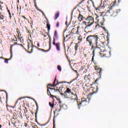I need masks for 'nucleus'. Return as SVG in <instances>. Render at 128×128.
<instances>
[{
  "mask_svg": "<svg viewBox=\"0 0 128 128\" xmlns=\"http://www.w3.org/2000/svg\"><path fill=\"white\" fill-rule=\"evenodd\" d=\"M118 4H120V2H122V0H118Z\"/></svg>",
  "mask_w": 128,
  "mask_h": 128,
  "instance_id": "49",
  "label": "nucleus"
},
{
  "mask_svg": "<svg viewBox=\"0 0 128 128\" xmlns=\"http://www.w3.org/2000/svg\"><path fill=\"white\" fill-rule=\"evenodd\" d=\"M82 24H84L86 26L85 27V28H90V24H89V23L88 22L84 21L82 22Z\"/></svg>",
  "mask_w": 128,
  "mask_h": 128,
  "instance_id": "15",
  "label": "nucleus"
},
{
  "mask_svg": "<svg viewBox=\"0 0 128 128\" xmlns=\"http://www.w3.org/2000/svg\"><path fill=\"white\" fill-rule=\"evenodd\" d=\"M75 30H76V28H73L72 30V34H76V32H74Z\"/></svg>",
  "mask_w": 128,
  "mask_h": 128,
  "instance_id": "26",
  "label": "nucleus"
},
{
  "mask_svg": "<svg viewBox=\"0 0 128 128\" xmlns=\"http://www.w3.org/2000/svg\"><path fill=\"white\" fill-rule=\"evenodd\" d=\"M58 16H60V12H58L55 14V15L54 16V20H58Z\"/></svg>",
  "mask_w": 128,
  "mask_h": 128,
  "instance_id": "20",
  "label": "nucleus"
},
{
  "mask_svg": "<svg viewBox=\"0 0 128 128\" xmlns=\"http://www.w3.org/2000/svg\"><path fill=\"white\" fill-rule=\"evenodd\" d=\"M78 44H76V46H74L75 50H78Z\"/></svg>",
  "mask_w": 128,
  "mask_h": 128,
  "instance_id": "30",
  "label": "nucleus"
},
{
  "mask_svg": "<svg viewBox=\"0 0 128 128\" xmlns=\"http://www.w3.org/2000/svg\"><path fill=\"white\" fill-rule=\"evenodd\" d=\"M108 18V16L107 15L104 16L102 14H100L96 16V22H100V24H101L102 26H104V23Z\"/></svg>",
  "mask_w": 128,
  "mask_h": 128,
  "instance_id": "4",
  "label": "nucleus"
},
{
  "mask_svg": "<svg viewBox=\"0 0 128 128\" xmlns=\"http://www.w3.org/2000/svg\"><path fill=\"white\" fill-rule=\"evenodd\" d=\"M38 108H36V112H35V118L36 119L38 118Z\"/></svg>",
  "mask_w": 128,
  "mask_h": 128,
  "instance_id": "25",
  "label": "nucleus"
},
{
  "mask_svg": "<svg viewBox=\"0 0 128 128\" xmlns=\"http://www.w3.org/2000/svg\"><path fill=\"white\" fill-rule=\"evenodd\" d=\"M52 44L54 46H55L56 50L58 52H60V42H58L56 43V41H54V40H53Z\"/></svg>",
  "mask_w": 128,
  "mask_h": 128,
  "instance_id": "10",
  "label": "nucleus"
},
{
  "mask_svg": "<svg viewBox=\"0 0 128 128\" xmlns=\"http://www.w3.org/2000/svg\"><path fill=\"white\" fill-rule=\"evenodd\" d=\"M1 4H4V2H1Z\"/></svg>",
  "mask_w": 128,
  "mask_h": 128,
  "instance_id": "61",
  "label": "nucleus"
},
{
  "mask_svg": "<svg viewBox=\"0 0 128 128\" xmlns=\"http://www.w3.org/2000/svg\"><path fill=\"white\" fill-rule=\"evenodd\" d=\"M75 72H76V73H78V71H76V70Z\"/></svg>",
  "mask_w": 128,
  "mask_h": 128,
  "instance_id": "59",
  "label": "nucleus"
},
{
  "mask_svg": "<svg viewBox=\"0 0 128 128\" xmlns=\"http://www.w3.org/2000/svg\"><path fill=\"white\" fill-rule=\"evenodd\" d=\"M0 102H2V98H0Z\"/></svg>",
  "mask_w": 128,
  "mask_h": 128,
  "instance_id": "51",
  "label": "nucleus"
},
{
  "mask_svg": "<svg viewBox=\"0 0 128 128\" xmlns=\"http://www.w3.org/2000/svg\"><path fill=\"white\" fill-rule=\"evenodd\" d=\"M77 100V104L78 106V110L80 108V106H84L86 102H88V100L84 98H82L81 99V102H78V100Z\"/></svg>",
  "mask_w": 128,
  "mask_h": 128,
  "instance_id": "7",
  "label": "nucleus"
},
{
  "mask_svg": "<svg viewBox=\"0 0 128 128\" xmlns=\"http://www.w3.org/2000/svg\"><path fill=\"white\" fill-rule=\"evenodd\" d=\"M66 82H59L58 81H56V76L55 79L54 81L53 84H48L47 86V94L48 96H50V98H54V92H60V89H56L55 88H51L54 86H56L58 84H66Z\"/></svg>",
  "mask_w": 128,
  "mask_h": 128,
  "instance_id": "2",
  "label": "nucleus"
},
{
  "mask_svg": "<svg viewBox=\"0 0 128 128\" xmlns=\"http://www.w3.org/2000/svg\"><path fill=\"white\" fill-rule=\"evenodd\" d=\"M60 110H62V105L59 106V109L58 108H56V110L54 112V114H56V112H60Z\"/></svg>",
  "mask_w": 128,
  "mask_h": 128,
  "instance_id": "19",
  "label": "nucleus"
},
{
  "mask_svg": "<svg viewBox=\"0 0 128 128\" xmlns=\"http://www.w3.org/2000/svg\"><path fill=\"white\" fill-rule=\"evenodd\" d=\"M49 105L52 108H54V104H52L50 102H49Z\"/></svg>",
  "mask_w": 128,
  "mask_h": 128,
  "instance_id": "32",
  "label": "nucleus"
},
{
  "mask_svg": "<svg viewBox=\"0 0 128 128\" xmlns=\"http://www.w3.org/2000/svg\"><path fill=\"white\" fill-rule=\"evenodd\" d=\"M84 56L85 58H86V57L88 56V54H84Z\"/></svg>",
  "mask_w": 128,
  "mask_h": 128,
  "instance_id": "46",
  "label": "nucleus"
},
{
  "mask_svg": "<svg viewBox=\"0 0 128 128\" xmlns=\"http://www.w3.org/2000/svg\"><path fill=\"white\" fill-rule=\"evenodd\" d=\"M36 108H38V103L36 102Z\"/></svg>",
  "mask_w": 128,
  "mask_h": 128,
  "instance_id": "43",
  "label": "nucleus"
},
{
  "mask_svg": "<svg viewBox=\"0 0 128 128\" xmlns=\"http://www.w3.org/2000/svg\"><path fill=\"white\" fill-rule=\"evenodd\" d=\"M14 44H18V43L15 42L14 44H12V46H10V50H12V46H14Z\"/></svg>",
  "mask_w": 128,
  "mask_h": 128,
  "instance_id": "38",
  "label": "nucleus"
},
{
  "mask_svg": "<svg viewBox=\"0 0 128 128\" xmlns=\"http://www.w3.org/2000/svg\"><path fill=\"white\" fill-rule=\"evenodd\" d=\"M4 16L2 14H0V20H4Z\"/></svg>",
  "mask_w": 128,
  "mask_h": 128,
  "instance_id": "33",
  "label": "nucleus"
},
{
  "mask_svg": "<svg viewBox=\"0 0 128 128\" xmlns=\"http://www.w3.org/2000/svg\"><path fill=\"white\" fill-rule=\"evenodd\" d=\"M46 26H47L48 32L47 34H50V22H48V24H46Z\"/></svg>",
  "mask_w": 128,
  "mask_h": 128,
  "instance_id": "18",
  "label": "nucleus"
},
{
  "mask_svg": "<svg viewBox=\"0 0 128 128\" xmlns=\"http://www.w3.org/2000/svg\"><path fill=\"white\" fill-rule=\"evenodd\" d=\"M78 44H80V42H78Z\"/></svg>",
  "mask_w": 128,
  "mask_h": 128,
  "instance_id": "64",
  "label": "nucleus"
},
{
  "mask_svg": "<svg viewBox=\"0 0 128 128\" xmlns=\"http://www.w3.org/2000/svg\"><path fill=\"white\" fill-rule=\"evenodd\" d=\"M46 20V24H48V22H48V18H46V14H44V16Z\"/></svg>",
  "mask_w": 128,
  "mask_h": 128,
  "instance_id": "34",
  "label": "nucleus"
},
{
  "mask_svg": "<svg viewBox=\"0 0 128 128\" xmlns=\"http://www.w3.org/2000/svg\"><path fill=\"white\" fill-rule=\"evenodd\" d=\"M84 0H82L80 4H79L77 6H80V8H84L86 6V3L84 2Z\"/></svg>",
  "mask_w": 128,
  "mask_h": 128,
  "instance_id": "12",
  "label": "nucleus"
},
{
  "mask_svg": "<svg viewBox=\"0 0 128 128\" xmlns=\"http://www.w3.org/2000/svg\"><path fill=\"white\" fill-rule=\"evenodd\" d=\"M12 124H14V126H15V128H16L17 125H16V122L14 120H12Z\"/></svg>",
  "mask_w": 128,
  "mask_h": 128,
  "instance_id": "23",
  "label": "nucleus"
},
{
  "mask_svg": "<svg viewBox=\"0 0 128 128\" xmlns=\"http://www.w3.org/2000/svg\"><path fill=\"white\" fill-rule=\"evenodd\" d=\"M49 46H50V47H49V50H44V49H42L40 48H38V50H42V52H48V50H50V48H52V42L50 41L49 42Z\"/></svg>",
  "mask_w": 128,
  "mask_h": 128,
  "instance_id": "13",
  "label": "nucleus"
},
{
  "mask_svg": "<svg viewBox=\"0 0 128 128\" xmlns=\"http://www.w3.org/2000/svg\"><path fill=\"white\" fill-rule=\"evenodd\" d=\"M54 37L53 38V40H54V42H56V40H58V31H54Z\"/></svg>",
  "mask_w": 128,
  "mask_h": 128,
  "instance_id": "14",
  "label": "nucleus"
},
{
  "mask_svg": "<svg viewBox=\"0 0 128 128\" xmlns=\"http://www.w3.org/2000/svg\"><path fill=\"white\" fill-rule=\"evenodd\" d=\"M10 14V12H9Z\"/></svg>",
  "mask_w": 128,
  "mask_h": 128,
  "instance_id": "62",
  "label": "nucleus"
},
{
  "mask_svg": "<svg viewBox=\"0 0 128 128\" xmlns=\"http://www.w3.org/2000/svg\"><path fill=\"white\" fill-rule=\"evenodd\" d=\"M59 104H62V102H60V101L59 102Z\"/></svg>",
  "mask_w": 128,
  "mask_h": 128,
  "instance_id": "58",
  "label": "nucleus"
},
{
  "mask_svg": "<svg viewBox=\"0 0 128 128\" xmlns=\"http://www.w3.org/2000/svg\"><path fill=\"white\" fill-rule=\"evenodd\" d=\"M78 76H80V74H78Z\"/></svg>",
  "mask_w": 128,
  "mask_h": 128,
  "instance_id": "63",
  "label": "nucleus"
},
{
  "mask_svg": "<svg viewBox=\"0 0 128 128\" xmlns=\"http://www.w3.org/2000/svg\"><path fill=\"white\" fill-rule=\"evenodd\" d=\"M28 50L30 52H32V50H34V48H36V46H34L32 44V41L29 40L28 41Z\"/></svg>",
  "mask_w": 128,
  "mask_h": 128,
  "instance_id": "8",
  "label": "nucleus"
},
{
  "mask_svg": "<svg viewBox=\"0 0 128 128\" xmlns=\"http://www.w3.org/2000/svg\"><path fill=\"white\" fill-rule=\"evenodd\" d=\"M56 26V28H58L60 26V22H57Z\"/></svg>",
  "mask_w": 128,
  "mask_h": 128,
  "instance_id": "39",
  "label": "nucleus"
},
{
  "mask_svg": "<svg viewBox=\"0 0 128 128\" xmlns=\"http://www.w3.org/2000/svg\"><path fill=\"white\" fill-rule=\"evenodd\" d=\"M36 10H38V12H42V14L43 16H44V12H42V10H40L38 8V6L36 7Z\"/></svg>",
  "mask_w": 128,
  "mask_h": 128,
  "instance_id": "24",
  "label": "nucleus"
},
{
  "mask_svg": "<svg viewBox=\"0 0 128 128\" xmlns=\"http://www.w3.org/2000/svg\"><path fill=\"white\" fill-rule=\"evenodd\" d=\"M80 26L77 27V30L75 32V34H80V32H78V28Z\"/></svg>",
  "mask_w": 128,
  "mask_h": 128,
  "instance_id": "28",
  "label": "nucleus"
},
{
  "mask_svg": "<svg viewBox=\"0 0 128 128\" xmlns=\"http://www.w3.org/2000/svg\"><path fill=\"white\" fill-rule=\"evenodd\" d=\"M64 96L66 98H72V96H74V100H78V96H76V94H74V92H72V89L70 88H67L66 89V91L64 92Z\"/></svg>",
  "mask_w": 128,
  "mask_h": 128,
  "instance_id": "5",
  "label": "nucleus"
},
{
  "mask_svg": "<svg viewBox=\"0 0 128 128\" xmlns=\"http://www.w3.org/2000/svg\"><path fill=\"white\" fill-rule=\"evenodd\" d=\"M72 44H74V42H72L70 44V46L72 45Z\"/></svg>",
  "mask_w": 128,
  "mask_h": 128,
  "instance_id": "53",
  "label": "nucleus"
},
{
  "mask_svg": "<svg viewBox=\"0 0 128 128\" xmlns=\"http://www.w3.org/2000/svg\"><path fill=\"white\" fill-rule=\"evenodd\" d=\"M28 34H30V31L28 30Z\"/></svg>",
  "mask_w": 128,
  "mask_h": 128,
  "instance_id": "48",
  "label": "nucleus"
},
{
  "mask_svg": "<svg viewBox=\"0 0 128 128\" xmlns=\"http://www.w3.org/2000/svg\"><path fill=\"white\" fill-rule=\"evenodd\" d=\"M53 122H54V128H56V124H55L56 121L54 120V118Z\"/></svg>",
  "mask_w": 128,
  "mask_h": 128,
  "instance_id": "37",
  "label": "nucleus"
},
{
  "mask_svg": "<svg viewBox=\"0 0 128 128\" xmlns=\"http://www.w3.org/2000/svg\"><path fill=\"white\" fill-rule=\"evenodd\" d=\"M37 46H38V47H40V43H38V44H37Z\"/></svg>",
  "mask_w": 128,
  "mask_h": 128,
  "instance_id": "52",
  "label": "nucleus"
},
{
  "mask_svg": "<svg viewBox=\"0 0 128 128\" xmlns=\"http://www.w3.org/2000/svg\"><path fill=\"white\" fill-rule=\"evenodd\" d=\"M90 90H92L93 92L88 94V96L89 98H90V96H92L94 94H96V92H98V86H96V88L91 87L90 88Z\"/></svg>",
  "mask_w": 128,
  "mask_h": 128,
  "instance_id": "9",
  "label": "nucleus"
},
{
  "mask_svg": "<svg viewBox=\"0 0 128 128\" xmlns=\"http://www.w3.org/2000/svg\"><path fill=\"white\" fill-rule=\"evenodd\" d=\"M86 42L90 46L91 50H93L92 62H94V56L100 54L102 50L100 46H102V42L100 39V36L96 34L88 36L86 38Z\"/></svg>",
  "mask_w": 128,
  "mask_h": 128,
  "instance_id": "1",
  "label": "nucleus"
},
{
  "mask_svg": "<svg viewBox=\"0 0 128 128\" xmlns=\"http://www.w3.org/2000/svg\"><path fill=\"white\" fill-rule=\"evenodd\" d=\"M22 18H24V20H28V19L26 18V16H22Z\"/></svg>",
  "mask_w": 128,
  "mask_h": 128,
  "instance_id": "36",
  "label": "nucleus"
},
{
  "mask_svg": "<svg viewBox=\"0 0 128 128\" xmlns=\"http://www.w3.org/2000/svg\"><path fill=\"white\" fill-rule=\"evenodd\" d=\"M24 126L26 128V126H28V124L24 123Z\"/></svg>",
  "mask_w": 128,
  "mask_h": 128,
  "instance_id": "42",
  "label": "nucleus"
},
{
  "mask_svg": "<svg viewBox=\"0 0 128 128\" xmlns=\"http://www.w3.org/2000/svg\"><path fill=\"white\" fill-rule=\"evenodd\" d=\"M12 120H16V118H18V116H16V114L14 113V114H13L12 117Z\"/></svg>",
  "mask_w": 128,
  "mask_h": 128,
  "instance_id": "21",
  "label": "nucleus"
},
{
  "mask_svg": "<svg viewBox=\"0 0 128 128\" xmlns=\"http://www.w3.org/2000/svg\"><path fill=\"white\" fill-rule=\"evenodd\" d=\"M84 17V16H82V15L80 14H79L78 16V20H79V22H82V20Z\"/></svg>",
  "mask_w": 128,
  "mask_h": 128,
  "instance_id": "17",
  "label": "nucleus"
},
{
  "mask_svg": "<svg viewBox=\"0 0 128 128\" xmlns=\"http://www.w3.org/2000/svg\"><path fill=\"white\" fill-rule=\"evenodd\" d=\"M26 112H25V114H26L28 112V108H25Z\"/></svg>",
  "mask_w": 128,
  "mask_h": 128,
  "instance_id": "47",
  "label": "nucleus"
},
{
  "mask_svg": "<svg viewBox=\"0 0 128 128\" xmlns=\"http://www.w3.org/2000/svg\"><path fill=\"white\" fill-rule=\"evenodd\" d=\"M108 52L104 51H101L100 52V56H104L105 58H108Z\"/></svg>",
  "mask_w": 128,
  "mask_h": 128,
  "instance_id": "11",
  "label": "nucleus"
},
{
  "mask_svg": "<svg viewBox=\"0 0 128 128\" xmlns=\"http://www.w3.org/2000/svg\"><path fill=\"white\" fill-rule=\"evenodd\" d=\"M33 0L34 2V6H35V8H36V6H36V0Z\"/></svg>",
  "mask_w": 128,
  "mask_h": 128,
  "instance_id": "35",
  "label": "nucleus"
},
{
  "mask_svg": "<svg viewBox=\"0 0 128 128\" xmlns=\"http://www.w3.org/2000/svg\"><path fill=\"white\" fill-rule=\"evenodd\" d=\"M44 126V124L41 125V126Z\"/></svg>",
  "mask_w": 128,
  "mask_h": 128,
  "instance_id": "54",
  "label": "nucleus"
},
{
  "mask_svg": "<svg viewBox=\"0 0 128 128\" xmlns=\"http://www.w3.org/2000/svg\"><path fill=\"white\" fill-rule=\"evenodd\" d=\"M84 20L88 22V24H90V26L93 28V30H96V28H98L100 26L99 24H96L94 26V18L92 16H88L86 18L84 17Z\"/></svg>",
  "mask_w": 128,
  "mask_h": 128,
  "instance_id": "3",
  "label": "nucleus"
},
{
  "mask_svg": "<svg viewBox=\"0 0 128 128\" xmlns=\"http://www.w3.org/2000/svg\"><path fill=\"white\" fill-rule=\"evenodd\" d=\"M6 100H8V96H6Z\"/></svg>",
  "mask_w": 128,
  "mask_h": 128,
  "instance_id": "56",
  "label": "nucleus"
},
{
  "mask_svg": "<svg viewBox=\"0 0 128 128\" xmlns=\"http://www.w3.org/2000/svg\"><path fill=\"white\" fill-rule=\"evenodd\" d=\"M84 67L81 66L80 70H84Z\"/></svg>",
  "mask_w": 128,
  "mask_h": 128,
  "instance_id": "40",
  "label": "nucleus"
},
{
  "mask_svg": "<svg viewBox=\"0 0 128 128\" xmlns=\"http://www.w3.org/2000/svg\"><path fill=\"white\" fill-rule=\"evenodd\" d=\"M98 80V78L96 79V80H95L94 84H96V82Z\"/></svg>",
  "mask_w": 128,
  "mask_h": 128,
  "instance_id": "45",
  "label": "nucleus"
},
{
  "mask_svg": "<svg viewBox=\"0 0 128 128\" xmlns=\"http://www.w3.org/2000/svg\"><path fill=\"white\" fill-rule=\"evenodd\" d=\"M22 98H20L19 100H22Z\"/></svg>",
  "mask_w": 128,
  "mask_h": 128,
  "instance_id": "60",
  "label": "nucleus"
},
{
  "mask_svg": "<svg viewBox=\"0 0 128 128\" xmlns=\"http://www.w3.org/2000/svg\"><path fill=\"white\" fill-rule=\"evenodd\" d=\"M109 10H107V12L109 14V16H118L120 12V10L118 9L117 10H114L112 9V6H108Z\"/></svg>",
  "mask_w": 128,
  "mask_h": 128,
  "instance_id": "6",
  "label": "nucleus"
},
{
  "mask_svg": "<svg viewBox=\"0 0 128 128\" xmlns=\"http://www.w3.org/2000/svg\"><path fill=\"white\" fill-rule=\"evenodd\" d=\"M0 128H2V124H0Z\"/></svg>",
  "mask_w": 128,
  "mask_h": 128,
  "instance_id": "55",
  "label": "nucleus"
},
{
  "mask_svg": "<svg viewBox=\"0 0 128 128\" xmlns=\"http://www.w3.org/2000/svg\"><path fill=\"white\" fill-rule=\"evenodd\" d=\"M68 39H67V40H66V38L64 37V42H66V40H68Z\"/></svg>",
  "mask_w": 128,
  "mask_h": 128,
  "instance_id": "50",
  "label": "nucleus"
},
{
  "mask_svg": "<svg viewBox=\"0 0 128 128\" xmlns=\"http://www.w3.org/2000/svg\"><path fill=\"white\" fill-rule=\"evenodd\" d=\"M47 33H48V32L46 33V34H43V36H44V38H46V36H48V35L46 34Z\"/></svg>",
  "mask_w": 128,
  "mask_h": 128,
  "instance_id": "41",
  "label": "nucleus"
},
{
  "mask_svg": "<svg viewBox=\"0 0 128 128\" xmlns=\"http://www.w3.org/2000/svg\"><path fill=\"white\" fill-rule=\"evenodd\" d=\"M58 70L60 72H62V67L60 66H58Z\"/></svg>",
  "mask_w": 128,
  "mask_h": 128,
  "instance_id": "31",
  "label": "nucleus"
},
{
  "mask_svg": "<svg viewBox=\"0 0 128 128\" xmlns=\"http://www.w3.org/2000/svg\"><path fill=\"white\" fill-rule=\"evenodd\" d=\"M94 69L96 70H99V74H101L102 72V69L100 68L98 66H95Z\"/></svg>",
  "mask_w": 128,
  "mask_h": 128,
  "instance_id": "16",
  "label": "nucleus"
},
{
  "mask_svg": "<svg viewBox=\"0 0 128 128\" xmlns=\"http://www.w3.org/2000/svg\"><path fill=\"white\" fill-rule=\"evenodd\" d=\"M78 40H80V42L82 40V36L80 35L78 37Z\"/></svg>",
  "mask_w": 128,
  "mask_h": 128,
  "instance_id": "27",
  "label": "nucleus"
},
{
  "mask_svg": "<svg viewBox=\"0 0 128 128\" xmlns=\"http://www.w3.org/2000/svg\"><path fill=\"white\" fill-rule=\"evenodd\" d=\"M12 52H11V57H10V58H12ZM10 58H4V62L6 64H8V60H10Z\"/></svg>",
  "mask_w": 128,
  "mask_h": 128,
  "instance_id": "22",
  "label": "nucleus"
},
{
  "mask_svg": "<svg viewBox=\"0 0 128 128\" xmlns=\"http://www.w3.org/2000/svg\"><path fill=\"white\" fill-rule=\"evenodd\" d=\"M70 36V33L69 34L66 35V38H68Z\"/></svg>",
  "mask_w": 128,
  "mask_h": 128,
  "instance_id": "44",
  "label": "nucleus"
},
{
  "mask_svg": "<svg viewBox=\"0 0 128 128\" xmlns=\"http://www.w3.org/2000/svg\"><path fill=\"white\" fill-rule=\"evenodd\" d=\"M116 2L115 1L114 2V4H116Z\"/></svg>",
  "mask_w": 128,
  "mask_h": 128,
  "instance_id": "57",
  "label": "nucleus"
},
{
  "mask_svg": "<svg viewBox=\"0 0 128 128\" xmlns=\"http://www.w3.org/2000/svg\"><path fill=\"white\" fill-rule=\"evenodd\" d=\"M46 35L48 36V38H49L50 42H52V37H50V34L46 33Z\"/></svg>",
  "mask_w": 128,
  "mask_h": 128,
  "instance_id": "29",
  "label": "nucleus"
}]
</instances>
